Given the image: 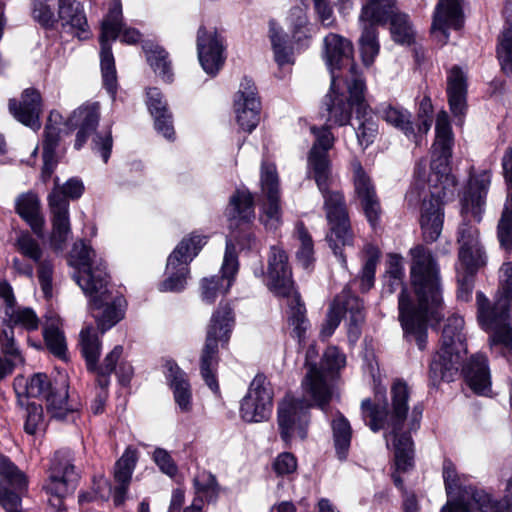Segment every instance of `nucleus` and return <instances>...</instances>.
<instances>
[{"label":"nucleus","mask_w":512,"mask_h":512,"mask_svg":"<svg viewBox=\"0 0 512 512\" xmlns=\"http://www.w3.org/2000/svg\"><path fill=\"white\" fill-rule=\"evenodd\" d=\"M409 254L410 282L417 304L408 292L405 276L383 278L382 294L392 295L401 288L398 296V318L404 338L408 342L414 341L419 350L423 351L427 347L429 321L439 324L443 318L439 311L443 305L439 268L431 251L422 244L412 247Z\"/></svg>","instance_id":"nucleus-1"},{"label":"nucleus","mask_w":512,"mask_h":512,"mask_svg":"<svg viewBox=\"0 0 512 512\" xmlns=\"http://www.w3.org/2000/svg\"><path fill=\"white\" fill-rule=\"evenodd\" d=\"M463 329L464 319L461 316L448 317L439 349L429 361L428 388L438 390L442 383L453 382L461 376L475 394L488 396L491 392L488 358L484 354H475L467 359V339Z\"/></svg>","instance_id":"nucleus-2"},{"label":"nucleus","mask_w":512,"mask_h":512,"mask_svg":"<svg viewBox=\"0 0 512 512\" xmlns=\"http://www.w3.org/2000/svg\"><path fill=\"white\" fill-rule=\"evenodd\" d=\"M496 237L504 256L499 270V295L492 303L482 291H477V321L488 333L490 347H500V355L509 359L512 357V215L508 209L501 212Z\"/></svg>","instance_id":"nucleus-3"},{"label":"nucleus","mask_w":512,"mask_h":512,"mask_svg":"<svg viewBox=\"0 0 512 512\" xmlns=\"http://www.w3.org/2000/svg\"><path fill=\"white\" fill-rule=\"evenodd\" d=\"M333 145V134L328 127H323L316 135V141L308 154V177L315 181L324 198V210L330 230L326 236L329 246L341 263L346 264L343 248L353 246L354 232L344 193L330 190L332 163L328 152Z\"/></svg>","instance_id":"nucleus-4"},{"label":"nucleus","mask_w":512,"mask_h":512,"mask_svg":"<svg viewBox=\"0 0 512 512\" xmlns=\"http://www.w3.org/2000/svg\"><path fill=\"white\" fill-rule=\"evenodd\" d=\"M452 156L432 153L430 173L427 179L429 198H424L421 204L420 227L424 242L431 244L438 240L444 224V206L448 193L453 195V189L458 181L451 173Z\"/></svg>","instance_id":"nucleus-5"},{"label":"nucleus","mask_w":512,"mask_h":512,"mask_svg":"<svg viewBox=\"0 0 512 512\" xmlns=\"http://www.w3.org/2000/svg\"><path fill=\"white\" fill-rule=\"evenodd\" d=\"M234 326V313L231 306L220 302L212 313L207 326L205 343L200 355V374L204 383L215 394L220 395L217 369L220 361L219 344L226 348Z\"/></svg>","instance_id":"nucleus-6"},{"label":"nucleus","mask_w":512,"mask_h":512,"mask_svg":"<svg viewBox=\"0 0 512 512\" xmlns=\"http://www.w3.org/2000/svg\"><path fill=\"white\" fill-rule=\"evenodd\" d=\"M69 380L66 374L58 373L54 378L46 373H34L26 382L27 397L46 400L47 411L58 420H65L69 413L76 411L68 404Z\"/></svg>","instance_id":"nucleus-7"},{"label":"nucleus","mask_w":512,"mask_h":512,"mask_svg":"<svg viewBox=\"0 0 512 512\" xmlns=\"http://www.w3.org/2000/svg\"><path fill=\"white\" fill-rule=\"evenodd\" d=\"M76 483L77 474L70 452L55 451L50 461L48 478L45 480L43 489L50 496L48 503L56 512H66L64 499L70 489H75Z\"/></svg>","instance_id":"nucleus-8"},{"label":"nucleus","mask_w":512,"mask_h":512,"mask_svg":"<svg viewBox=\"0 0 512 512\" xmlns=\"http://www.w3.org/2000/svg\"><path fill=\"white\" fill-rule=\"evenodd\" d=\"M312 404L304 398L286 394L277 406V425L281 440L289 446L296 434L301 440L308 437Z\"/></svg>","instance_id":"nucleus-9"},{"label":"nucleus","mask_w":512,"mask_h":512,"mask_svg":"<svg viewBox=\"0 0 512 512\" xmlns=\"http://www.w3.org/2000/svg\"><path fill=\"white\" fill-rule=\"evenodd\" d=\"M267 289L280 299H289L300 293L293 277L287 251L279 245H272L267 256V271L261 268Z\"/></svg>","instance_id":"nucleus-10"},{"label":"nucleus","mask_w":512,"mask_h":512,"mask_svg":"<svg viewBox=\"0 0 512 512\" xmlns=\"http://www.w3.org/2000/svg\"><path fill=\"white\" fill-rule=\"evenodd\" d=\"M274 392L267 376L258 372L240 401L239 414L246 423H261L270 419Z\"/></svg>","instance_id":"nucleus-11"},{"label":"nucleus","mask_w":512,"mask_h":512,"mask_svg":"<svg viewBox=\"0 0 512 512\" xmlns=\"http://www.w3.org/2000/svg\"><path fill=\"white\" fill-rule=\"evenodd\" d=\"M352 167L355 199L370 228L376 232L383 213L376 187L360 161L355 160Z\"/></svg>","instance_id":"nucleus-12"},{"label":"nucleus","mask_w":512,"mask_h":512,"mask_svg":"<svg viewBox=\"0 0 512 512\" xmlns=\"http://www.w3.org/2000/svg\"><path fill=\"white\" fill-rule=\"evenodd\" d=\"M355 49L351 39L342 34H326L322 44V59L330 73L332 87L346 68L356 74Z\"/></svg>","instance_id":"nucleus-13"},{"label":"nucleus","mask_w":512,"mask_h":512,"mask_svg":"<svg viewBox=\"0 0 512 512\" xmlns=\"http://www.w3.org/2000/svg\"><path fill=\"white\" fill-rule=\"evenodd\" d=\"M89 297V311L94 317L98 330L103 334L119 323L127 309V300L122 294L112 296L105 288L95 294H85Z\"/></svg>","instance_id":"nucleus-14"},{"label":"nucleus","mask_w":512,"mask_h":512,"mask_svg":"<svg viewBox=\"0 0 512 512\" xmlns=\"http://www.w3.org/2000/svg\"><path fill=\"white\" fill-rule=\"evenodd\" d=\"M233 108L240 130L252 133L260 122L262 105L257 86L249 76L242 78L240 89L234 95Z\"/></svg>","instance_id":"nucleus-15"},{"label":"nucleus","mask_w":512,"mask_h":512,"mask_svg":"<svg viewBox=\"0 0 512 512\" xmlns=\"http://www.w3.org/2000/svg\"><path fill=\"white\" fill-rule=\"evenodd\" d=\"M490 184L491 172L489 170H482L475 175H470L460 200L463 217L470 212L477 222L482 220Z\"/></svg>","instance_id":"nucleus-16"},{"label":"nucleus","mask_w":512,"mask_h":512,"mask_svg":"<svg viewBox=\"0 0 512 512\" xmlns=\"http://www.w3.org/2000/svg\"><path fill=\"white\" fill-rule=\"evenodd\" d=\"M99 120L100 106L98 102L81 105L67 118L64 123L67 132L78 130L74 142L75 150L79 151L84 147L90 136L96 132Z\"/></svg>","instance_id":"nucleus-17"},{"label":"nucleus","mask_w":512,"mask_h":512,"mask_svg":"<svg viewBox=\"0 0 512 512\" xmlns=\"http://www.w3.org/2000/svg\"><path fill=\"white\" fill-rule=\"evenodd\" d=\"M8 109L10 114L24 126L38 129L40 117L43 112V98L35 87H29L22 91L20 100L9 99Z\"/></svg>","instance_id":"nucleus-18"},{"label":"nucleus","mask_w":512,"mask_h":512,"mask_svg":"<svg viewBox=\"0 0 512 512\" xmlns=\"http://www.w3.org/2000/svg\"><path fill=\"white\" fill-rule=\"evenodd\" d=\"M226 47L222 34H197V53L202 69L215 77L223 68Z\"/></svg>","instance_id":"nucleus-19"},{"label":"nucleus","mask_w":512,"mask_h":512,"mask_svg":"<svg viewBox=\"0 0 512 512\" xmlns=\"http://www.w3.org/2000/svg\"><path fill=\"white\" fill-rule=\"evenodd\" d=\"M446 95L450 112L461 120L468 111V76L462 67L455 64L447 72Z\"/></svg>","instance_id":"nucleus-20"},{"label":"nucleus","mask_w":512,"mask_h":512,"mask_svg":"<svg viewBox=\"0 0 512 512\" xmlns=\"http://www.w3.org/2000/svg\"><path fill=\"white\" fill-rule=\"evenodd\" d=\"M465 493L472 500L473 512H512V474L501 498L473 485H467Z\"/></svg>","instance_id":"nucleus-21"},{"label":"nucleus","mask_w":512,"mask_h":512,"mask_svg":"<svg viewBox=\"0 0 512 512\" xmlns=\"http://www.w3.org/2000/svg\"><path fill=\"white\" fill-rule=\"evenodd\" d=\"M52 232L50 242L54 249H62L71 233L69 202L57 195H48Z\"/></svg>","instance_id":"nucleus-22"},{"label":"nucleus","mask_w":512,"mask_h":512,"mask_svg":"<svg viewBox=\"0 0 512 512\" xmlns=\"http://www.w3.org/2000/svg\"><path fill=\"white\" fill-rule=\"evenodd\" d=\"M167 385L173 392L174 400L181 412L192 409V390L187 373L180 368L174 359L164 363Z\"/></svg>","instance_id":"nucleus-23"},{"label":"nucleus","mask_w":512,"mask_h":512,"mask_svg":"<svg viewBox=\"0 0 512 512\" xmlns=\"http://www.w3.org/2000/svg\"><path fill=\"white\" fill-rule=\"evenodd\" d=\"M390 394L391 404H388L390 434H397L403 430L408 419L410 388L404 379L397 378L391 385Z\"/></svg>","instance_id":"nucleus-24"},{"label":"nucleus","mask_w":512,"mask_h":512,"mask_svg":"<svg viewBox=\"0 0 512 512\" xmlns=\"http://www.w3.org/2000/svg\"><path fill=\"white\" fill-rule=\"evenodd\" d=\"M15 212L29 225L35 235L43 236L45 219L41 213L40 199L34 191L22 193L17 197Z\"/></svg>","instance_id":"nucleus-25"},{"label":"nucleus","mask_w":512,"mask_h":512,"mask_svg":"<svg viewBox=\"0 0 512 512\" xmlns=\"http://www.w3.org/2000/svg\"><path fill=\"white\" fill-rule=\"evenodd\" d=\"M303 384L313 401L312 407L327 412L333 398V386L327 382L324 370L314 367L307 372Z\"/></svg>","instance_id":"nucleus-26"},{"label":"nucleus","mask_w":512,"mask_h":512,"mask_svg":"<svg viewBox=\"0 0 512 512\" xmlns=\"http://www.w3.org/2000/svg\"><path fill=\"white\" fill-rule=\"evenodd\" d=\"M56 24L66 32H87L89 29L84 7L77 0H58Z\"/></svg>","instance_id":"nucleus-27"},{"label":"nucleus","mask_w":512,"mask_h":512,"mask_svg":"<svg viewBox=\"0 0 512 512\" xmlns=\"http://www.w3.org/2000/svg\"><path fill=\"white\" fill-rule=\"evenodd\" d=\"M457 234V241L460 244L458 256L462 266L466 268L468 274L477 273L478 261L474 249L478 243V229L473 227L469 220L464 219Z\"/></svg>","instance_id":"nucleus-28"},{"label":"nucleus","mask_w":512,"mask_h":512,"mask_svg":"<svg viewBox=\"0 0 512 512\" xmlns=\"http://www.w3.org/2000/svg\"><path fill=\"white\" fill-rule=\"evenodd\" d=\"M189 278L190 265L178 257L172 259L170 253L166 262L165 278L159 282L158 289L161 292L180 293L186 289Z\"/></svg>","instance_id":"nucleus-29"},{"label":"nucleus","mask_w":512,"mask_h":512,"mask_svg":"<svg viewBox=\"0 0 512 512\" xmlns=\"http://www.w3.org/2000/svg\"><path fill=\"white\" fill-rule=\"evenodd\" d=\"M142 50L145 53L148 64L155 74L165 83H172L174 81V73L172 62L169 59V53L166 49L158 42L148 40L143 42Z\"/></svg>","instance_id":"nucleus-30"},{"label":"nucleus","mask_w":512,"mask_h":512,"mask_svg":"<svg viewBox=\"0 0 512 512\" xmlns=\"http://www.w3.org/2000/svg\"><path fill=\"white\" fill-rule=\"evenodd\" d=\"M463 27V13L458 0H442L437 5L432 32L460 30Z\"/></svg>","instance_id":"nucleus-31"},{"label":"nucleus","mask_w":512,"mask_h":512,"mask_svg":"<svg viewBox=\"0 0 512 512\" xmlns=\"http://www.w3.org/2000/svg\"><path fill=\"white\" fill-rule=\"evenodd\" d=\"M376 113L381 115L387 124L401 131L408 140L414 143L418 140L412 114L407 109L392 104H381L376 108Z\"/></svg>","instance_id":"nucleus-32"},{"label":"nucleus","mask_w":512,"mask_h":512,"mask_svg":"<svg viewBox=\"0 0 512 512\" xmlns=\"http://www.w3.org/2000/svg\"><path fill=\"white\" fill-rule=\"evenodd\" d=\"M83 273L84 276H78L76 282L84 294H95L108 288L110 275L107 272V262L104 259L94 257L91 268H85Z\"/></svg>","instance_id":"nucleus-33"},{"label":"nucleus","mask_w":512,"mask_h":512,"mask_svg":"<svg viewBox=\"0 0 512 512\" xmlns=\"http://www.w3.org/2000/svg\"><path fill=\"white\" fill-rule=\"evenodd\" d=\"M324 105L329 115L328 120L337 126L350 124L354 107L346 100V96L336 89V83L330 85L329 92L324 97Z\"/></svg>","instance_id":"nucleus-34"},{"label":"nucleus","mask_w":512,"mask_h":512,"mask_svg":"<svg viewBox=\"0 0 512 512\" xmlns=\"http://www.w3.org/2000/svg\"><path fill=\"white\" fill-rule=\"evenodd\" d=\"M390 435L393 437L394 469L403 473L413 470L415 467V451L412 436L409 435V432H403V430Z\"/></svg>","instance_id":"nucleus-35"},{"label":"nucleus","mask_w":512,"mask_h":512,"mask_svg":"<svg viewBox=\"0 0 512 512\" xmlns=\"http://www.w3.org/2000/svg\"><path fill=\"white\" fill-rule=\"evenodd\" d=\"M335 455L341 462L346 461L351 447L353 430L349 420L337 410L331 422Z\"/></svg>","instance_id":"nucleus-36"},{"label":"nucleus","mask_w":512,"mask_h":512,"mask_svg":"<svg viewBox=\"0 0 512 512\" xmlns=\"http://www.w3.org/2000/svg\"><path fill=\"white\" fill-rule=\"evenodd\" d=\"M288 303L287 324L291 328L289 334L291 338H300L302 334H307L311 323L307 316V309L301 294L291 297Z\"/></svg>","instance_id":"nucleus-37"},{"label":"nucleus","mask_w":512,"mask_h":512,"mask_svg":"<svg viewBox=\"0 0 512 512\" xmlns=\"http://www.w3.org/2000/svg\"><path fill=\"white\" fill-rule=\"evenodd\" d=\"M209 238V235L203 234L200 230H193L185 235L173 249L172 259L178 257L190 265L208 243Z\"/></svg>","instance_id":"nucleus-38"},{"label":"nucleus","mask_w":512,"mask_h":512,"mask_svg":"<svg viewBox=\"0 0 512 512\" xmlns=\"http://www.w3.org/2000/svg\"><path fill=\"white\" fill-rule=\"evenodd\" d=\"M123 346L116 345L114 348L104 357L102 363L97 362V369L92 370L90 374L95 377V385L98 388H109L111 383V375L118 368L121 362V356L123 354Z\"/></svg>","instance_id":"nucleus-39"},{"label":"nucleus","mask_w":512,"mask_h":512,"mask_svg":"<svg viewBox=\"0 0 512 512\" xmlns=\"http://www.w3.org/2000/svg\"><path fill=\"white\" fill-rule=\"evenodd\" d=\"M362 414L366 425L374 433L379 432L386 426L390 427V414L388 411V402L384 404L375 403L370 398H366L361 403Z\"/></svg>","instance_id":"nucleus-40"},{"label":"nucleus","mask_w":512,"mask_h":512,"mask_svg":"<svg viewBox=\"0 0 512 512\" xmlns=\"http://www.w3.org/2000/svg\"><path fill=\"white\" fill-rule=\"evenodd\" d=\"M81 355L85 361L87 372L97 369V362L100 359L102 342L98 335L91 333L90 328H84L80 332Z\"/></svg>","instance_id":"nucleus-41"},{"label":"nucleus","mask_w":512,"mask_h":512,"mask_svg":"<svg viewBox=\"0 0 512 512\" xmlns=\"http://www.w3.org/2000/svg\"><path fill=\"white\" fill-rule=\"evenodd\" d=\"M296 235L300 247L296 252V259L305 270H313L315 265L314 241L304 222L296 224Z\"/></svg>","instance_id":"nucleus-42"},{"label":"nucleus","mask_w":512,"mask_h":512,"mask_svg":"<svg viewBox=\"0 0 512 512\" xmlns=\"http://www.w3.org/2000/svg\"><path fill=\"white\" fill-rule=\"evenodd\" d=\"M366 255L365 262L361 269L359 289L361 293H368L375 284V274L377 264L381 257L380 249L373 244H368L364 248Z\"/></svg>","instance_id":"nucleus-43"},{"label":"nucleus","mask_w":512,"mask_h":512,"mask_svg":"<svg viewBox=\"0 0 512 512\" xmlns=\"http://www.w3.org/2000/svg\"><path fill=\"white\" fill-rule=\"evenodd\" d=\"M354 77L348 83V97L346 100L354 107L355 117H363L367 111H372L370 105L366 101L365 93L367 90L365 79L356 74H352Z\"/></svg>","instance_id":"nucleus-44"},{"label":"nucleus","mask_w":512,"mask_h":512,"mask_svg":"<svg viewBox=\"0 0 512 512\" xmlns=\"http://www.w3.org/2000/svg\"><path fill=\"white\" fill-rule=\"evenodd\" d=\"M434 120V106L429 95L425 94L418 104L416 111L415 129L418 140H415L416 147L422 145L424 136L430 131Z\"/></svg>","instance_id":"nucleus-45"},{"label":"nucleus","mask_w":512,"mask_h":512,"mask_svg":"<svg viewBox=\"0 0 512 512\" xmlns=\"http://www.w3.org/2000/svg\"><path fill=\"white\" fill-rule=\"evenodd\" d=\"M0 477L7 486L19 492H26L28 489V479L25 473L4 454H0Z\"/></svg>","instance_id":"nucleus-46"},{"label":"nucleus","mask_w":512,"mask_h":512,"mask_svg":"<svg viewBox=\"0 0 512 512\" xmlns=\"http://www.w3.org/2000/svg\"><path fill=\"white\" fill-rule=\"evenodd\" d=\"M229 204L234 218H238L244 224L252 223L255 217L254 198L249 191L236 190L230 197Z\"/></svg>","instance_id":"nucleus-47"},{"label":"nucleus","mask_w":512,"mask_h":512,"mask_svg":"<svg viewBox=\"0 0 512 512\" xmlns=\"http://www.w3.org/2000/svg\"><path fill=\"white\" fill-rule=\"evenodd\" d=\"M296 34H270L274 60L279 67L293 63Z\"/></svg>","instance_id":"nucleus-48"},{"label":"nucleus","mask_w":512,"mask_h":512,"mask_svg":"<svg viewBox=\"0 0 512 512\" xmlns=\"http://www.w3.org/2000/svg\"><path fill=\"white\" fill-rule=\"evenodd\" d=\"M392 0H370L363 6L360 21L364 23V29L374 28L387 19L388 9Z\"/></svg>","instance_id":"nucleus-49"},{"label":"nucleus","mask_w":512,"mask_h":512,"mask_svg":"<svg viewBox=\"0 0 512 512\" xmlns=\"http://www.w3.org/2000/svg\"><path fill=\"white\" fill-rule=\"evenodd\" d=\"M3 324L13 331L16 326H21L31 332L38 329L40 320L32 308L22 307L17 308L16 311H11L10 317L4 319Z\"/></svg>","instance_id":"nucleus-50"},{"label":"nucleus","mask_w":512,"mask_h":512,"mask_svg":"<svg viewBox=\"0 0 512 512\" xmlns=\"http://www.w3.org/2000/svg\"><path fill=\"white\" fill-rule=\"evenodd\" d=\"M44 343L51 354L61 360H67V343L64 332L55 325L43 329Z\"/></svg>","instance_id":"nucleus-51"},{"label":"nucleus","mask_w":512,"mask_h":512,"mask_svg":"<svg viewBox=\"0 0 512 512\" xmlns=\"http://www.w3.org/2000/svg\"><path fill=\"white\" fill-rule=\"evenodd\" d=\"M356 119L360 121L355 129L357 141L362 149L365 150L374 143L379 132V125L377 120L371 115V111H367L363 117Z\"/></svg>","instance_id":"nucleus-52"},{"label":"nucleus","mask_w":512,"mask_h":512,"mask_svg":"<svg viewBox=\"0 0 512 512\" xmlns=\"http://www.w3.org/2000/svg\"><path fill=\"white\" fill-rule=\"evenodd\" d=\"M229 290L223 276L212 275L200 281L201 299L209 305L214 304L219 295H225Z\"/></svg>","instance_id":"nucleus-53"},{"label":"nucleus","mask_w":512,"mask_h":512,"mask_svg":"<svg viewBox=\"0 0 512 512\" xmlns=\"http://www.w3.org/2000/svg\"><path fill=\"white\" fill-rule=\"evenodd\" d=\"M138 461V451L128 447L114 466L115 482H130Z\"/></svg>","instance_id":"nucleus-54"},{"label":"nucleus","mask_w":512,"mask_h":512,"mask_svg":"<svg viewBox=\"0 0 512 512\" xmlns=\"http://www.w3.org/2000/svg\"><path fill=\"white\" fill-rule=\"evenodd\" d=\"M496 58L501 71L507 76H512V34H499Z\"/></svg>","instance_id":"nucleus-55"},{"label":"nucleus","mask_w":512,"mask_h":512,"mask_svg":"<svg viewBox=\"0 0 512 512\" xmlns=\"http://www.w3.org/2000/svg\"><path fill=\"white\" fill-rule=\"evenodd\" d=\"M53 0H33L32 16L44 29L56 28V17L53 12Z\"/></svg>","instance_id":"nucleus-56"},{"label":"nucleus","mask_w":512,"mask_h":512,"mask_svg":"<svg viewBox=\"0 0 512 512\" xmlns=\"http://www.w3.org/2000/svg\"><path fill=\"white\" fill-rule=\"evenodd\" d=\"M378 34H361L359 39V51L362 64L369 68L375 62L380 52Z\"/></svg>","instance_id":"nucleus-57"},{"label":"nucleus","mask_w":512,"mask_h":512,"mask_svg":"<svg viewBox=\"0 0 512 512\" xmlns=\"http://www.w3.org/2000/svg\"><path fill=\"white\" fill-rule=\"evenodd\" d=\"M346 307L344 304H339L336 301L330 305L326 318L321 325L320 336L323 338L331 337L335 330L340 325L342 318L346 314Z\"/></svg>","instance_id":"nucleus-58"},{"label":"nucleus","mask_w":512,"mask_h":512,"mask_svg":"<svg viewBox=\"0 0 512 512\" xmlns=\"http://www.w3.org/2000/svg\"><path fill=\"white\" fill-rule=\"evenodd\" d=\"M26 412L24 431L28 435H35L37 431L45 427L43 406L34 401L28 402Z\"/></svg>","instance_id":"nucleus-59"},{"label":"nucleus","mask_w":512,"mask_h":512,"mask_svg":"<svg viewBox=\"0 0 512 512\" xmlns=\"http://www.w3.org/2000/svg\"><path fill=\"white\" fill-rule=\"evenodd\" d=\"M102 32H129L124 29L120 0H111L109 11L102 21Z\"/></svg>","instance_id":"nucleus-60"},{"label":"nucleus","mask_w":512,"mask_h":512,"mask_svg":"<svg viewBox=\"0 0 512 512\" xmlns=\"http://www.w3.org/2000/svg\"><path fill=\"white\" fill-rule=\"evenodd\" d=\"M85 192V185L78 176L71 177L58 189H53L49 195H57L66 201H76L82 197Z\"/></svg>","instance_id":"nucleus-61"},{"label":"nucleus","mask_w":512,"mask_h":512,"mask_svg":"<svg viewBox=\"0 0 512 512\" xmlns=\"http://www.w3.org/2000/svg\"><path fill=\"white\" fill-rule=\"evenodd\" d=\"M0 482V506L5 512H25L22 509V494Z\"/></svg>","instance_id":"nucleus-62"},{"label":"nucleus","mask_w":512,"mask_h":512,"mask_svg":"<svg viewBox=\"0 0 512 512\" xmlns=\"http://www.w3.org/2000/svg\"><path fill=\"white\" fill-rule=\"evenodd\" d=\"M239 262L235 251L231 248V245L227 243L224 254L223 263L219 272V276L224 277L226 282V288H231L235 280V275L238 272Z\"/></svg>","instance_id":"nucleus-63"},{"label":"nucleus","mask_w":512,"mask_h":512,"mask_svg":"<svg viewBox=\"0 0 512 512\" xmlns=\"http://www.w3.org/2000/svg\"><path fill=\"white\" fill-rule=\"evenodd\" d=\"M16 248L19 253L34 262H40L43 252L39 243L28 233H22L16 240Z\"/></svg>","instance_id":"nucleus-64"}]
</instances>
